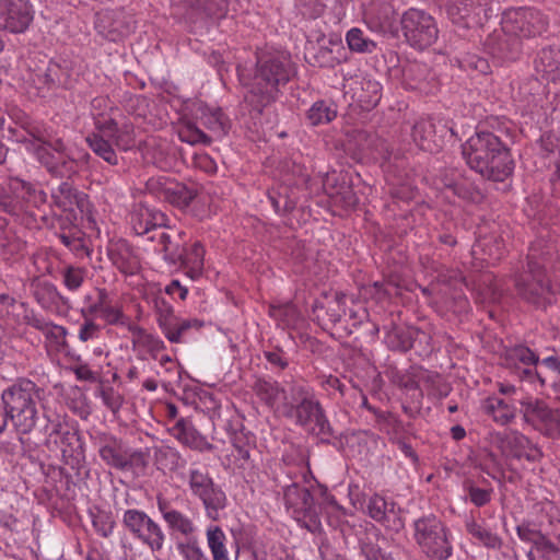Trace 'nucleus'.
I'll use <instances>...</instances> for the list:
<instances>
[{"label": "nucleus", "mask_w": 560, "mask_h": 560, "mask_svg": "<svg viewBox=\"0 0 560 560\" xmlns=\"http://www.w3.org/2000/svg\"><path fill=\"white\" fill-rule=\"evenodd\" d=\"M294 74V67L288 54L261 51L257 54L256 69L245 95V102L257 113L275 103Z\"/></svg>", "instance_id": "nucleus-1"}, {"label": "nucleus", "mask_w": 560, "mask_h": 560, "mask_svg": "<svg viewBox=\"0 0 560 560\" xmlns=\"http://www.w3.org/2000/svg\"><path fill=\"white\" fill-rule=\"evenodd\" d=\"M462 153L467 165L489 180L504 182L513 173L511 150L494 132L477 131L462 145Z\"/></svg>", "instance_id": "nucleus-2"}, {"label": "nucleus", "mask_w": 560, "mask_h": 560, "mask_svg": "<svg viewBox=\"0 0 560 560\" xmlns=\"http://www.w3.org/2000/svg\"><path fill=\"white\" fill-rule=\"evenodd\" d=\"M555 248L551 244L539 240L534 242L527 254L526 269L514 275V287L517 294L525 301L539 304L550 291V281L546 270L552 259Z\"/></svg>", "instance_id": "nucleus-3"}, {"label": "nucleus", "mask_w": 560, "mask_h": 560, "mask_svg": "<svg viewBox=\"0 0 560 560\" xmlns=\"http://www.w3.org/2000/svg\"><path fill=\"white\" fill-rule=\"evenodd\" d=\"M40 388L28 378H18L1 393L10 420L16 433L27 435L33 432L39 420L38 401Z\"/></svg>", "instance_id": "nucleus-4"}, {"label": "nucleus", "mask_w": 560, "mask_h": 560, "mask_svg": "<svg viewBox=\"0 0 560 560\" xmlns=\"http://www.w3.org/2000/svg\"><path fill=\"white\" fill-rule=\"evenodd\" d=\"M289 390L288 416L294 418L298 425L320 438L322 441L334 438L335 431L313 388L302 383H293Z\"/></svg>", "instance_id": "nucleus-5"}, {"label": "nucleus", "mask_w": 560, "mask_h": 560, "mask_svg": "<svg viewBox=\"0 0 560 560\" xmlns=\"http://www.w3.org/2000/svg\"><path fill=\"white\" fill-rule=\"evenodd\" d=\"M96 444L100 458L109 468L127 471L144 469L148 466L145 452L130 448L126 442L110 433H101L96 438Z\"/></svg>", "instance_id": "nucleus-6"}, {"label": "nucleus", "mask_w": 560, "mask_h": 560, "mask_svg": "<svg viewBox=\"0 0 560 560\" xmlns=\"http://www.w3.org/2000/svg\"><path fill=\"white\" fill-rule=\"evenodd\" d=\"M415 539L421 550L433 560H447L453 547L444 524L433 514L415 521Z\"/></svg>", "instance_id": "nucleus-7"}, {"label": "nucleus", "mask_w": 560, "mask_h": 560, "mask_svg": "<svg viewBox=\"0 0 560 560\" xmlns=\"http://www.w3.org/2000/svg\"><path fill=\"white\" fill-rule=\"evenodd\" d=\"M549 23L548 15L534 7L510 8L503 12L501 20L502 30L518 39L542 36Z\"/></svg>", "instance_id": "nucleus-8"}, {"label": "nucleus", "mask_w": 560, "mask_h": 560, "mask_svg": "<svg viewBox=\"0 0 560 560\" xmlns=\"http://www.w3.org/2000/svg\"><path fill=\"white\" fill-rule=\"evenodd\" d=\"M187 480L191 494L201 501L206 516L213 522L219 521L228 505V497L222 487L214 482L206 469H189Z\"/></svg>", "instance_id": "nucleus-9"}, {"label": "nucleus", "mask_w": 560, "mask_h": 560, "mask_svg": "<svg viewBox=\"0 0 560 560\" xmlns=\"http://www.w3.org/2000/svg\"><path fill=\"white\" fill-rule=\"evenodd\" d=\"M401 32L407 43L418 49L433 45L439 35L434 18L419 9H408L400 18Z\"/></svg>", "instance_id": "nucleus-10"}, {"label": "nucleus", "mask_w": 560, "mask_h": 560, "mask_svg": "<svg viewBox=\"0 0 560 560\" xmlns=\"http://www.w3.org/2000/svg\"><path fill=\"white\" fill-rule=\"evenodd\" d=\"M121 522L124 527L153 553L164 548L166 541L164 529L144 511L128 509L124 512Z\"/></svg>", "instance_id": "nucleus-11"}, {"label": "nucleus", "mask_w": 560, "mask_h": 560, "mask_svg": "<svg viewBox=\"0 0 560 560\" xmlns=\"http://www.w3.org/2000/svg\"><path fill=\"white\" fill-rule=\"evenodd\" d=\"M521 412L525 423L548 438L560 436V410L551 408L540 399L521 400Z\"/></svg>", "instance_id": "nucleus-12"}, {"label": "nucleus", "mask_w": 560, "mask_h": 560, "mask_svg": "<svg viewBox=\"0 0 560 560\" xmlns=\"http://www.w3.org/2000/svg\"><path fill=\"white\" fill-rule=\"evenodd\" d=\"M501 359L502 365L510 369L521 381H538L541 386L545 385L548 376L537 370L539 357L528 347L516 345L506 348Z\"/></svg>", "instance_id": "nucleus-13"}, {"label": "nucleus", "mask_w": 560, "mask_h": 560, "mask_svg": "<svg viewBox=\"0 0 560 560\" xmlns=\"http://www.w3.org/2000/svg\"><path fill=\"white\" fill-rule=\"evenodd\" d=\"M45 434L48 444L54 443L58 446L66 464H78L83 457L84 448L80 434L69 429L59 418L46 419Z\"/></svg>", "instance_id": "nucleus-14"}, {"label": "nucleus", "mask_w": 560, "mask_h": 560, "mask_svg": "<svg viewBox=\"0 0 560 560\" xmlns=\"http://www.w3.org/2000/svg\"><path fill=\"white\" fill-rule=\"evenodd\" d=\"M94 27L101 36L117 43L133 33L136 21L122 9H105L95 14Z\"/></svg>", "instance_id": "nucleus-15"}, {"label": "nucleus", "mask_w": 560, "mask_h": 560, "mask_svg": "<svg viewBox=\"0 0 560 560\" xmlns=\"http://www.w3.org/2000/svg\"><path fill=\"white\" fill-rule=\"evenodd\" d=\"M153 303L159 327L170 342L179 343L182 336L188 329L202 326L198 319H179L174 314L171 303L163 295L155 296Z\"/></svg>", "instance_id": "nucleus-16"}, {"label": "nucleus", "mask_w": 560, "mask_h": 560, "mask_svg": "<svg viewBox=\"0 0 560 560\" xmlns=\"http://www.w3.org/2000/svg\"><path fill=\"white\" fill-rule=\"evenodd\" d=\"M26 82L34 94L45 97L48 93L59 89L68 88V71L60 65L49 61L44 66L32 69Z\"/></svg>", "instance_id": "nucleus-17"}, {"label": "nucleus", "mask_w": 560, "mask_h": 560, "mask_svg": "<svg viewBox=\"0 0 560 560\" xmlns=\"http://www.w3.org/2000/svg\"><path fill=\"white\" fill-rule=\"evenodd\" d=\"M491 12V0H451L447 14L456 24L465 27L481 25Z\"/></svg>", "instance_id": "nucleus-18"}, {"label": "nucleus", "mask_w": 560, "mask_h": 560, "mask_svg": "<svg viewBox=\"0 0 560 560\" xmlns=\"http://www.w3.org/2000/svg\"><path fill=\"white\" fill-rule=\"evenodd\" d=\"M32 21L33 10L27 0H0V28L23 33Z\"/></svg>", "instance_id": "nucleus-19"}, {"label": "nucleus", "mask_w": 560, "mask_h": 560, "mask_svg": "<svg viewBox=\"0 0 560 560\" xmlns=\"http://www.w3.org/2000/svg\"><path fill=\"white\" fill-rule=\"evenodd\" d=\"M400 508L380 494L371 495L365 503V513L386 529L398 533L404 528Z\"/></svg>", "instance_id": "nucleus-20"}, {"label": "nucleus", "mask_w": 560, "mask_h": 560, "mask_svg": "<svg viewBox=\"0 0 560 560\" xmlns=\"http://www.w3.org/2000/svg\"><path fill=\"white\" fill-rule=\"evenodd\" d=\"M185 232L174 226L162 225L151 236V242L158 244L161 253L164 255V259L170 264L176 265L184 257V247L186 245Z\"/></svg>", "instance_id": "nucleus-21"}, {"label": "nucleus", "mask_w": 560, "mask_h": 560, "mask_svg": "<svg viewBox=\"0 0 560 560\" xmlns=\"http://www.w3.org/2000/svg\"><path fill=\"white\" fill-rule=\"evenodd\" d=\"M156 506L171 532L180 534L185 537L184 540L197 538V526L194 521L188 515L174 509L162 494L156 497Z\"/></svg>", "instance_id": "nucleus-22"}, {"label": "nucleus", "mask_w": 560, "mask_h": 560, "mask_svg": "<svg viewBox=\"0 0 560 560\" xmlns=\"http://www.w3.org/2000/svg\"><path fill=\"white\" fill-rule=\"evenodd\" d=\"M148 187L150 190L158 192L160 197L178 208L188 207L197 196L196 188L166 178L163 180L151 179L148 183Z\"/></svg>", "instance_id": "nucleus-23"}, {"label": "nucleus", "mask_w": 560, "mask_h": 560, "mask_svg": "<svg viewBox=\"0 0 560 560\" xmlns=\"http://www.w3.org/2000/svg\"><path fill=\"white\" fill-rule=\"evenodd\" d=\"M112 264L125 276H135L141 270L138 253L125 240L113 242L107 248Z\"/></svg>", "instance_id": "nucleus-24"}, {"label": "nucleus", "mask_w": 560, "mask_h": 560, "mask_svg": "<svg viewBox=\"0 0 560 560\" xmlns=\"http://www.w3.org/2000/svg\"><path fill=\"white\" fill-rule=\"evenodd\" d=\"M283 498L285 506L298 517H312L315 512L314 498L310 490L298 483L284 488Z\"/></svg>", "instance_id": "nucleus-25"}, {"label": "nucleus", "mask_w": 560, "mask_h": 560, "mask_svg": "<svg viewBox=\"0 0 560 560\" xmlns=\"http://www.w3.org/2000/svg\"><path fill=\"white\" fill-rule=\"evenodd\" d=\"M500 440L504 444V450L514 458H525L532 463L539 462L542 458L541 450L527 436L517 431H512L505 434L504 438H500Z\"/></svg>", "instance_id": "nucleus-26"}, {"label": "nucleus", "mask_w": 560, "mask_h": 560, "mask_svg": "<svg viewBox=\"0 0 560 560\" xmlns=\"http://www.w3.org/2000/svg\"><path fill=\"white\" fill-rule=\"evenodd\" d=\"M521 540L529 542L541 553L542 560H560V552L556 545L535 525L521 524L516 527Z\"/></svg>", "instance_id": "nucleus-27"}, {"label": "nucleus", "mask_w": 560, "mask_h": 560, "mask_svg": "<svg viewBox=\"0 0 560 560\" xmlns=\"http://www.w3.org/2000/svg\"><path fill=\"white\" fill-rule=\"evenodd\" d=\"M35 155L46 170L56 177H69L75 172V161L70 155H58L46 145L38 144Z\"/></svg>", "instance_id": "nucleus-28"}, {"label": "nucleus", "mask_w": 560, "mask_h": 560, "mask_svg": "<svg viewBox=\"0 0 560 560\" xmlns=\"http://www.w3.org/2000/svg\"><path fill=\"white\" fill-rule=\"evenodd\" d=\"M166 222L168 219L165 213L148 207H139L130 217V223L136 234L147 235L150 242L155 230L165 225Z\"/></svg>", "instance_id": "nucleus-29"}, {"label": "nucleus", "mask_w": 560, "mask_h": 560, "mask_svg": "<svg viewBox=\"0 0 560 560\" xmlns=\"http://www.w3.org/2000/svg\"><path fill=\"white\" fill-rule=\"evenodd\" d=\"M360 537V549L365 560H395L390 552L384 548L387 539L372 524H368Z\"/></svg>", "instance_id": "nucleus-30"}, {"label": "nucleus", "mask_w": 560, "mask_h": 560, "mask_svg": "<svg viewBox=\"0 0 560 560\" xmlns=\"http://www.w3.org/2000/svg\"><path fill=\"white\" fill-rule=\"evenodd\" d=\"M347 60L348 54L341 39L330 37L310 57L308 62L320 68H335Z\"/></svg>", "instance_id": "nucleus-31"}, {"label": "nucleus", "mask_w": 560, "mask_h": 560, "mask_svg": "<svg viewBox=\"0 0 560 560\" xmlns=\"http://www.w3.org/2000/svg\"><path fill=\"white\" fill-rule=\"evenodd\" d=\"M51 198L62 211H74V208H78L84 212L89 207L88 195L74 188L69 182H63L54 189Z\"/></svg>", "instance_id": "nucleus-32"}, {"label": "nucleus", "mask_w": 560, "mask_h": 560, "mask_svg": "<svg viewBox=\"0 0 560 560\" xmlns=\"http://www.w3.org/2000/svg\"><path fill=\"white\" fill-rule=\"evenodd\" d=\"M170 433L182 444L199 452L212 451L213 445L209 443L186 419H179L171 429Z\"/></svg>", "instance_id": "nucleus-33"}, {"label": "nucleus", "mask_w": 560, "mask_h": 560, "mask_svg": "<svg viewBox=\"0 0 560 560\" xmlns=\"http://www.w3.org/2000/svg\"><path fill=\"white\" fill-rule=\"evenodd\" d=\"M366 20L370 27L377 32L384 34L396 32V12L389 3L373 4L366 13Z\"/></svg>", "instance_id": "nucleus-34"}, {"label": "nucleus", "mask_w": 560, "mask_h": 560, "mask_svg": "<svg viewBox=\"0 0 560 560\" xmlns=\"http://www.w3.org/2000/svg\"><path fill=\"white\" fill-rule=\"evenodd\" d=\"M535 70L547 82L560 81V48L541 49L535 59Z\"/></svg>", "instance_id": "nucleus-35"}, {"label": "nucleus", "mask_w": 560, "mask_h": 560, "mask_svg": "<svg viewBox=\"0 0 560 560\" xmlns=\"http://www.w3.org/2000/svg\"><path fill=\"white\" fill-rule=\"evenodd\" d=\"M501 33H494L488 37L486 45L490 52L501 59H515L520 52V40L514 37L509 38L511 34H506L502 28Z\"/></svg>", "instance_id": "nucleus-36"}, {"label": "nucleus", "mask_w": 560, "mask_h": 560, "mask_svg": "<svg viewBox=\"0 0 560 560\" xmlns=\"http://www.w3.org/2000/svg\"><path fill=\"white\" fill-rule=\"evenodd\" d=\"M232 455L238 468L247 469L253 466L252 452L255 450V438L253 434L238 431L232 436Z\"/></svg>", "instance_id": "nucleus-37"}, {"label": "nucleus", "mask_w": 560, "mask_h": 560, "mask_svg": "<svg viewBox=\"0 0 560 560\" xmlns=\"http://www.w3.org/2000/svg\"><path fill=\"white\" fill-rule=\"evenodd\" d=\"M463 489L468 500L476 508H482L489 504L492 500L494 490L486 478L474 480L467 478L463 482Z\"/></svg>", "instance_id": "nucleus-38"}, {"label": "nucleus", "mask_w": 560, "mask_h": 560, "mask_svg": "<svg viewBox=\"0 0 560 560\" xmlns=\"http://www.w3.org/2000/svg\"><path fill=\"white\" fill-rule=\"evenodd\" d=\"M412 139L424 151L434 152L441 148L442 139L435 133V126L431 120H419L412 127Z\"/></svg>", "instance_id": "nucleus-39"}, {"label": "nucleus", "mask_w": 560, "mask_h": 560, "mask_svg": "<svg viewBox=\"0 0 560 560\" xmlns=\"http://www.w3.org/2000/svg\"><path fill=\"white\" fill-rule=\"evenodd\" d=\"M202 125L211 132V137L221 139L228 135L231 128V121L223 110L219 107H206L200 116Z\"/></svg>", "instance_id": "nucleus-40"}, {"label": "nucleus", "mask_w": 560, "mask_h": 560, "mask_svg": "<svg viewBox=\"0 0 560 560\" xmlns=\"http://www.w3.org/2000/svg\"><path fill=\"white\" fill-rule=\"evenodd\" d=\"M7 218L0 217V249L4 257L22 255L26 243L21 240L9 226Z\"/></svg>", "instance_id": "nucleus-41"}, {"label": "nucleus", "mask_w": 560, "mask_h": 560, "mask_svg": "<svg viewBox=\"0 0 560 560\" xmlns=\"http://www.w3.org/2000/svg\"><path fill=\"white\" fill-rule=\"evenodd\" d=\"M466 530L477 544L488 549L499 550L503 545V540L498 534L475 520L466 522Z\"/></svg>", "instance_id": "nucleus-42"}, {"label": "nucleus", "mask_w": 560, "mask_h": 560, "mask_svg": "<svg viewBox=\"0 0 560 560\" xmlns=\"http://www.w3.org/2000/svg\"><path fill=\"white\" fill-rule=\"evenodd\" d=\"M358 141L362 142L361 151L373 154L375 159L388 161L393 154L390 144L375 135H370L366 131H358Z\"/></svg>", "instance_id": "nucleus-43"}, {"label": "nucleus", "mask_w": 560, "mask_h": 560, "mask_svg": "<svg viewBox=\"0 0 560 560\" xmlns=\"http://www.w3.org/2000/svg\"><path fill=\"white\" fill-rule=\"evenodd\" d=\"M203 246L201 243L195 242L189 249L184 247V257L178 261V264L186 269V273L191 279H197L201 276L203 270Z\"/></svg>", "instance_id": "nucleus-44"}, {"label": "nucleus", "mask_w": 560, "mask_h": 560, "mask_svg": "<svg viewBox=\"0 0 560 560\" xmlns=\"http://www.w3.org/2000/svg\"><path fill=\"white\" fill-rule=\"evenodd\" d=\"M483 410L487 415L492 417L495 422L502 425L510 423L515 418V408L497 396L486 399Z\"/></svg>", "instance_id": "nucleus-45"}, {"label": "nucleus", "mask_w": 560, "mask_h": 560, "mask_svg": "<svg viewBox=\"0 0 560 560\" xmlns=\"http://www.w3.org/2000/svg\"><path fill=\"white\" fill-rule=\"evenodd\" d=\"M208 548L213 560H230L226 535L218 525H211L206 532Z\"/></svg>", "instance_id": "nucleus-46"}, {"label": "nucleus", "mask_w": 560, "mask_h": 560, "mask_svg": "<svg viewBox=\"0 0 560 560\" xmlns=\"http://www.w3.org/2000/svg\"><path fill=\"white\" fill-rule=\"evenodd\" d=\"M89 148L109 165H118L119 159L113 149L109 140H106L101 133L92 132L86 137Z\"/></svg>", "instance_id": "nucleus-47"}, {"label": "nucleus", "mask_w": 560, "mask_h": 560, "mask_svg": "<svg viewBox=\"0 0 560 560\" xmlns=\"http://www.w3.org/2000/svg\"><path fill=\"white\" fill-rule=\"evenodd\" d=\"M253 390L269 407H273L284 394V388L278 382L266 378H257Z\"/></svg>", "instance_id": "nucleus-48"}, {"label": "nucleus", "mask_w": 560, "mask_h": 560, "mask_svg": "<svg viewBox=\"0 0 560 560\" xmlns=\"http://www.w3.org/2000/svg\"><path fill=\"white\" fill-rule=\"evenodd\" d=\"M221 0H183L187 18L191 21L218 14Z\"/></svg>", "instance_id": "nucleus-49"}, {"label": "nucleus", "mask_w": 560, "mask_h": 560, "mask_svg": "<svg viewBox=\"0 0 560 560\" xmlns=\"http://www.w3.org/2000/svg\"><path fill=\"white\" fill-rule=\"evenodd\" d=\"M337 117V107L332 102L320 100L307 112V119L313 126L329 124Z\"/></svg>", "instance_id": "nucleus-50"}, {"label": "nucleus", "mask_w": 560, "mask_h": 560, "mask_svg": "<svg viewBox=\"0 0 560 560\" xmlns=\"http://www.w3.org/2000/svg\"><path fill=\"white\" fill-rule=\"evenodd\" d=\"M346 40L351 51L371 54L376 49V43L365 36L359 27H352L347 32Z\"/></svg>", "instance_id": "nucleus-51"}, {"label": "nucleus", "mask_w": 560, "mask_h": 560, "mask_svg": "<svg viewBox=\"0 0 560 560\" xmlns=\"http://www.w3.org/2000/svg\"><path fill=\"white\" fill-rule=\"evenodd\" d=\"M63 285L69 291H78L88 276V269L74 265H66L60 269Z\"/></svg>", "instance_id": "nucleus-52"}, {"label": "nucleus", "mask_w": 560, "mask_h": 560, "mask_svg": "<svg viewBox=\"0 0 560 560\" xmlns=\"http://www.w3.org/2000/svg\"><path fill=\"white\" fill-rule=\"evenodd\" d=\"M456 65L470 74H487L490 72V65L487 59L475 54H465L454 59Z\"/></svg>", "instance_id": "nucleus-53"}, {"label": "nucleus", "mask_w": 560, "mask_h": 560, "mask_svg": "<svg viewBox=\"0 0 560 560\" xmlns=\"http://www.w3.org/2000/svg\"><path fill=\"white\" fill-rule=\"evenodd\" d=\"M178 137L183 142L196 145H209L212 142V137L207 135L203 130L197 127L194 122L184 124L178 130Z\"/></svg>", "instance_id": "nucleus-54"}, {"label": "nucleus", "mask_w": 560, "mask_h": 560, "mask_svg": "<svg viewBox=\"0 0 560 560\" xmlns=\"http://www.w3.org/2000/svg\"><path fill=\"white\" fill-rule=\"evenodd\" d=\"M361 93L359 94L360 102L364 103L366 107H374L381 100V85L377 81L363 78L360 82Z\"/></svg>", "instance_id": "nucleus-55"}, {"label": "nucleus", "mask_w": 560, "mask_h": 560, "mask_svg": "<svg viewBox=\"0 0 560 560\" xmlns=\"http://www.w3.org/2000/svg\"><path fill=\"white\" fill-rule=\"evenodd\" d=\"M428 69L425 65L419 62H410L404 67L402 78L404 82L409 89H418L420 83L425 80Z\"/></svg>", "instance_id": "nucleus-56"}, {"label": "nucleus", "mask_w": 560, "mask_h": 560, "mask_svg": "<svg viewBox=\"0 0 560 560\" xmlns=\"http://www.w3.org/2000/svg\"><path fill=\"white\" fill-rule=\"evenodd\" d=\"M176 550L184 560H210L200 547L197 538L176 541Z\"/></svg>", "instance_id": "nucleus-57"}, {"label": "nucleus", "mask_w": 560, "mask_h": 560, "mask_svg": "<svg viewBox=\"0 0 560 560\" xmlns=\"http://www.w3.org/2000/svg\"><path fill=\"white\" fill-rule=\"evenodd\" d=\"M92 525L100 536L107 538L113 534L116 522L110 512L98 510L92 513Z\"/></svg>", "instance_id": "nucleus-58"}, {"label": "nucleus", "mask_w": 560, "mask_h": 560, "mask_svg": "<svg viewBox=\"0 0 560 560\" xmlns=\"http://www.w3.org/2000/svg\"><path fill=\"white\" fill-rule=\"evenodd\" d=\"M326 315L331 325H337L342 317L347 316L346 294L336 293L334 299L327 303Z\"/></svg>", "instance_id": "nucleus-59"}, {"label": "nucleus", "mask_w": 560, "mask_h": 560, "mask_svg": "<svg viewBox=\"0 0 560 560\" xmlns=\"http://www.w3.org/2000/svg\"><path fill=\"white\" fill-rule=\"evenodd\" d=\"M133 334L137 336L138 343L147 347L154 359H156V353L165 349L163 340L152 334H149L141 327H137Z\"/></svg>", "instance_id": "nucleus-60"}, {"label": "nucleus", "mask_w": 560, "mask_h": 560, "mask_svg": "<svg viewBox=\"0 0 560 560\" xmlns=\"http://www.w3.org/2000/svg\"><path fill=\"white\" fill-rule=\"evenodd\" d=\"M110 139L119 150H130L135 147V132L132 125L124 124L113 133Z\"/></svg>", "instance_id": "nucleus-61"}, {"label": "nucleus", "mask_w": 560, "mask_h": 560, "mask_svg": "<svg viewBox=\"0 0 560 560\" xmlns=\"http://www.w3.org/2000/svg\"><path fill=\"white\" fill-rule=\"evenodd\" d=\"M295 7L303 16L316 19L324 13L326 2L325 0H295Z\"/></svg>", "instance_id": "nucleus-62"}, {"label": "nucleus", "mask_w": 560, "mask_h": 560, "mask_svg": "<svg viewBox=\"0 0 560 560\" xmlns=\"http://www.w3.org/2000/svg\"><path fill=\"white\" fill-rule=\"evenodd\" d=\"M100 396L104 405L113 412L117 413L124 404V397L112 386H103L100 389Z\"/></svg>", "instance_id": "nucleus-63"}, {"label": "nucleus", "mask_w": 560, "mask_h": 560, "mask_svg": "<svg viewBox=\"0 0 560 560\" xmlns=\"http://www.w3.org/2000/svg\"><path fill=\"white\" fill-rule=\"evenodd\" d=\"M319 555L322 560H347L339 546L328 539L320 542Z\"/></svg>", "instance_id": "nucleus-64"}]
</instances>
